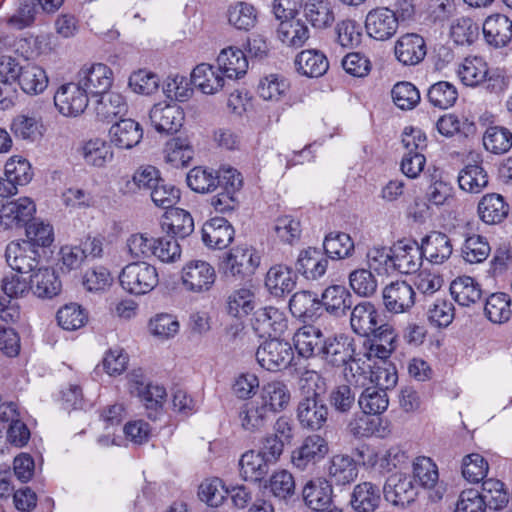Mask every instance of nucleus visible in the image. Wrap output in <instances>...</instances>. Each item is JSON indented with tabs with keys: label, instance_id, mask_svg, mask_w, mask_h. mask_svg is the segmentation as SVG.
<instances>
[{
	"label": "nucleus",
	"instance_id": "26",
	"mask_svg": "<svg viewBox=\"0 0 512 512\" xmlns=\"http://www.w3.org/2000/svg\"><path fill=\"white\" fill-rule=\"evenodd\" d=\"M233 239L234 229L225 218H212L202 228V240L210 248H226Z\"/></svg>",
	"mask_w": 512,
	"mask_h": 512
},
{
	"label": "nucleus",
	"instance_id": "35",
	"mask_svg": "<svg viewBox=\"0 0 512 512\" xmlns=\"http://www.w3.org/2000/svg\"><path fill=\"white\" fill-rule=\"evenodd\" d=\"M265 286L271 295L283 297L295 288L296 275L288 266L282 264L274 265L266 274Z\"/></svg>",
	"mask_w": 512,
	"mask_h": 512
},
{
	"label": "nucleus",
	"instance_id": "40",
	"mask_svg": "<svg viewBox=\"0 0 512 512\" xmlns=\"http://www.w3.org/2000/svg\"><path fill=\"white\" fill-rule=\"evenodd\" d=\"M161 228L162 231L172 234L175 239H183L194 231V220L188 211L172 208L164 214Z\"/></svg>",
	"mask_w": 512,
	"mask_h": 512
},
{
	"label": "nucleus",
	"instance_id": "62",
	"mask_svg": "<svg viewBox=\"0 0 512 512\" xmlns=\"http://www.w3.org/2000/svg\"><path fill=\"white\" fill-rule=\"evenodd\" d=\"M164 152L166 161L176 168L187 166L193 158V149L186 139H171L166 143Z\"/></svg>",
	"mask_w": 512,
	"mask_h": 512
},
{
	"label": "nucleus",
	"instance_id": "47",
	"mask_svg": "<svg viewBox=\"0 0 512 512\" xmlns=\"http://www.w3.org/2000/svg\"><path fill=\"white\" fill-rule=\"evenodd\" d=\"M323 250L326 257L341 260L352 256L355 245L349 234L339 231L330 232L324 238Z\"/></svg>",
	"mask_w": 512,
	"mask_h": 512
},
{
	"label": "nucleus",
	"instance_id": "15",
	"mask_svg": "<svg viewBox=\"0 0 512 512\" xmlns=\"http://www.w3.org/2000/svg\"><path fill=\"white\" fill-rule=\"evenodd\" d=\"M149 119L157 132L174 134L183 125L184 113L176 103H157L151 108Z\"/></svg>",
	"mask_w": 512,
	"mask_h": 512
},
{
	"label": "nucleus",
	"instance_id": "27",
	"mask_svg": "<svg viewBox=\"0 0 512 512\" xmlns=\"http://www.w3.org/2000/svg\"><path fill=\"white\" fill-rule=\"evenodd\" d=\"M272 465L258 451L249 450L239 460L240 475L245 481L262 485Z\"/></svg>",
	"mask_w": 512,
	"mask_h": 512
},
{
	"label": "nucleus",
	"instance_id": "59",
	"mask_svg": "<svg viewBox=\"0 0 512 512\" xmlns=\"http://www.w3.org/2000/svg\"><path fill=\"white\" fill-rule=\"evenodd\" d=\"M274 232L280 242L294 245L299 242L302 234L300 220L292 215H282L276 218Z\"/></svg>",
	"mask_w": 512,
	"mask_h": 512
},
{
	"label": "nucleus",
	"instance_id": "6",
	"mask_svg": "<svg viewBox=\"0 0 512 512\" xmlns=\"http://www.w3.org/2000/svg\"><path fill=\"white\" fill-rule=\"evenodd\" d=\"M256 359L264 369L277 371L287 368L294 359V352L289 342L279 337L263 342L256 351Z\"/></svg>",
	"mask_w": 512,
	"mask_h": 512
},
{
	"label": "nucleus",
	"instance_id": "37",
	"mask_svg": "<svg viewBox=\"0 0 512 512\" xmlns=\"http://www.w3.org/2000/svg\"><path fill=\"white\" fill-rule=\"evenodd\" d=\"M111 142L121 149L136 146L143 137V129L133 119H121L112 125L109 131Z\"/></svg>",
	"mask_w": 512,
	"mask_h": 512
},
{
	"label": "nucleus",
	"instance_id": "19",
	"mask_svg": "<svg viewBox=\"0 0 512 512\" xmlns=\"http://www.w3.org/2000/svg\"><path fill=\"white\" fill-rule=\"evenodd\" d=\"M0 422L9 423L6 436L8 443L18 448L28 443L31 435L30 430L20 419V414L14 403L0 406Z\"/></svg>",
	"mask_w": 512,
	"mask_h": 512
},
{
	"label": "nucleus",
	"instance_id": "36",
	"mask_svg": "<svg viewBox=\"0 0 512 512\" xmlns=\"http://www.w3.org/2000/svg\"><path fill=\"white\" fill-rule=\"evenodd\" d=\"M477 210L484 223L493 225L499 224L507 218L510 206L502 195L489 193L481 198Z\"/></svg>",
	"mask_w": 512,
	"mask_h": 512
},
{
	"label": "nucleus",
	"instance_id": "10",
	"mask_svg": "<svg viewBox=\"0 0 512 512\" xmlns=\"http://www.w3.org/2000/svg\"><path fill=\"white\" fill-rule=\"evenodd\" d=\"M181 274L185 289L194 293L209 291L216 280L214 267L203 260H191L182 268Z\"/></svg>",
	"mask_w": 512,
	"mask_h": 512
},
{
	"label": "nucleus",
	"instance_id": "33",
	"mask_svg": "<svg viewBox=\"0 0 512 512\" xmlns=\"http://www.w3.org/2000/svg\"><path fill=\"white\" fill-rule=\"evenodd\" d=\"M298 354L304 358L319 357L325 340L322 331L312 325H305L297 330L293 337Z\"/></svg>",
	"mask_w": 512,
	"mask_h": 512
},
{
	"label": "nucleus",
	"instance_id": "21",
	"mask_svg": "<svg viewBox=\"0 0 512 512\" xmlns=\"http://www.w3.org/2000/svg\"><path fill=\"white\" fill-rule=\"evenodd\" d=\"M382 492L387 502L402 508L413 502L416 496L411 478L402 475L389 477Z\"/></svg>",
	"mask_w": 512,
	"mask_h": 512
},
{
	"label": "nucleus",
	"instance_id": "64",
	"mask_svg": "<svg viewBox=\"0 0 512 512\" xmlns=\"http://www.w3.org/2000/svg\"><path fill=\"white\" fill-rule=\"evenodd\" d=\"M490 250V245L485 237L473 234L465 239L461 253L466 262L473 264L486 260Z\"/></svg>",
	"mask_w": 512,
	"mask_h": 512
},
{
	"label": "nucleus",
	"instance_id": "22",
	"mask_svg": "<svg viewBox=\"0 0 512 512\" xmlns=\"http://www.w3.org/2000/svg\"><path fill=\"white\" fill-rule=\"evenodd\" d=\"M420 246L423 257L432 264L444 263L453 252L451 239L445 233L439 231H432L423 237Z\"/></svg>",
	"mask_w": 512,
	"mask_h": 512
},
{
	"label": "nucleus",
	"instance_id": "4",
	"mask_svg": "<svg viewBox=\"0 0 512 512\" xmlns=\"http://www.w3.org/2000/svg\"><path fill=\"white\" fill-rule=\"evenodd\" d=\"M320 359L327 366L352 371L350 363L356 361L354 339L345 333L325 338Z\"/></svg>",
	"mask_w": 512,
	"mask_h": 512
},
{
	"label": "nucleus",
	"instance_id": "23",
	"mask_svg": "<svg viewBox=\"0 0 512 512\" xmlns=\"http://www.w3.org/2000/svg\"><path fill=\"white\" fill-rule=\"evenodd\" d=\"M320 301L322 309L325 308L329 314L335 317L346 316L354 304L353 295L343 285L327 287L323 291Z\"/></svg>",
	"mask_w": 512,
	"mask_h": 512
},
{
	"label": "nucleus",
	"instance_id": "42",
	"mask_svg": "<svg viewBox=\"0 0 512 512\" xmlns=\"http://www.w3.org/2000/svg\"><path fill=\"white\" fill-rule=\"evenodd\" d=\"M329 483L345 486L352 483L358 476L355 460L349 455L337 454L330 460L328 468Z\"/></svg>",
	"mask_w": 512,
	"mask_h": 512
},
{
	"label": "nucleus",
	"instance_id": "13",
	"mask_svg": "<svg viewBox=\"0 0 512 512\" xmlns=\"http://www.w3.org/2000/svg\"><path fill=\"white\" fill-rule=\"evenodd\" d=\"M88 95L78 83H67L59 87L54 95V104L64 116L76 117L88 106Z\"/></svg>",
	"mask_w": 512,
	"mask_h": 512
},
{
	"label": "nucleus",
	"instance_id": "16",
	"mask_svg": "<svg viewBox=\"0 0 512 512\" xmlns=\"http://www.w3.org/2000/svg\"><path fill=\"white\" fill-rule=\"evenodd\" d=\"M426 54V41L417 33H406L395 42L394 55L404 66L418 65L425 59Z\"/></svg>",
	"mask_w": 512,
	"mask_h": 512
},
{
	"label": "nucleus",
	"instance_id": "55",
	"mask_svg": "<svg viewBox=\"0 0 512 512\" xmlns=\"http://www.w3.org/2000/svg\"><path fill=\"white\" fill-rule=\"evenodd\" d=\"M349 285L353 292L363 298L373 297L378 289V281L368 268H358L349 273Z\"/></svg>",
	"mask_w": 512,
	"mask_h": 512
},
{
	"label": "nucleus",
	"instance_id": "45",
	"mask_svg": "<svg viewBox=\"0 0 512 512\" xmlns=\"http://www.w3.org/2000/svg\"><path fill=\"white\" fill-rule=\"evenodd\" d=\"M347 431L357 439L369 438L371 436L384 437L386 427L382 425L381 418L363 413L356 415L349 421Z\"/></svg>",
	"mask_w": 512,
	"mask_h": 512
},
{
	"label": "nucleus",
	"instance_id": "12",
	"mask_svg": "<svg viewBox=\"0 0 512 512\" xmlns=\"http://www.w3.org/2000/svg\"><path fill=\"white\" fill-rule=\"evenodd\" d=\"M87 95L98 96L110 89L113 83L112 70L105 64L84 65L78 72V82Z\"/></svg>",
	"mask_w": 512,
	"mask_h": 512
},
{
	"label": "nucleus",
	"instance_id": "7",
	"mask_svg": "<svg viewBox=\"0 0 512 512\" xmlns=\"http://www.w3.org/2000/svg\"><path fill=\"white\" fill-rule=\"evenodd\" d=\"M328 452V441L319 434H311L291 452V464L299 471H305L324 459Z\"/></svg>",
	"mask_w": 512,
	"mask_h": 512
},
{
	"label": "nucleus",
	"instance_id": "44",
	"mask_svg": "<svg viewBox=\"0 0 512 512\" xmlns=\"http://www.w3.org/2000/svg\"><path fill=\"white\" fill-rule=\"evenodd\" d=\"M303 10L305 19L315 29H326L335 21L333 7L328 0H307Z\"/></svg>",
	"mask_w": 512,
	"mask_h": 512
},
{
	"label": "nucleus",
	"instance_id": "38",
	"mask_svg": "<svg viewBox=\"0 0 512 512\" xmlns=\"http://www.w3.org/2000/svg\"><path fill=\"white\" fill-rule=\"evenodd\" d=\"M218 70L230 79L243 77L248 69L246 54L238 48L228 47L223 49L218 58Z\"/></svg>",
	"mask_w": 512,
	"mask_h": 512
},
{
	"label": "nucleus",
	"instance_id": "29",
	"mask_svg": "<svg viewBox=\"0 0 512 512\" xmlns=\"http://www.w3.org/2000/svg\"><path fill=\"white\" fill-rule=\"evenodd\" d=\"M328 259L322 252L313 247H308L300 252L295 263V269L308 280H318L327 271Z\"/></svg>",
	"mask_w": 512,
	"mask_h": 512
},
{
	"label": "nucleus",
	"instance_id": "53",
	"mask_svg": "<svg viewBox=\"0 0 512 512\" xmlns=\"http://www.w3.org/2000/svg\"><path fill=\"white\" fill-rule=\"evenodd\" d=\"M510 304L511 299L508 294L493 293L486 299L484 313L492 323H505L512 315Z\"/></svg>",
	"mask_w": 512,
	"mask_h": 512
},
{
	"label": "nucleus",
	"instance_id": "11",
	"mask_svg": "<svg viewBox=\"0 0 512 512\" xmlns=\"http://www.w3.org/2000/svg\"><path fill=\"white\" fill-rule=\"evenodd\" d=\"M252 328L259 337L276 338L288 328V320L283 311L268 306L258 309L252 319Z\"/></svg>",
	"mask_w": 512,
	"mask_h": 512
},
{
	"label": "nucleus",
	"instance_id": "24",
	"mask_svg": "<svg viewBox=\"0 0 512 512\" xmlns=\"http://www.w3.org/2000/svg\"><path fill=\"white\" fill-rule=\"evenodd\" d=\"M279 502L287 504L296 495V481L293 474L286 469L274 471L261 485Z\"/></svg>",
	"mask_w": 512,
	"mask_h": 512
},
{
	"label": "nucleus",
	"instance_id": "48",
	"mask_svg": "<svg viewBox=\"0 0 512 512\" xmlns=\"http://www.w3.org/2000/svg\"><path fill=\"white\" fill-rule=\"evenodd\" d=\"M450 292L454 300L461 306H470L482 297V289L472 277L462 276L453 280Z\"/></svg>",
	"mask_w": 512,
	"mask_h": 512
},
{
	"label": "nucleus",
	"instance_id": "54",
	"mask_svg": "<svg viewBox=\"0 0 512 512\" xmlns=\"http://www.w3.org/2000/svg\"><path fill=\"white\" fill-rule=\"evenodd\" d=\"M481 497L490 510H502L509 503V493L504 484L497 479H487L482 482Z\"/></svg>",
	"mask_w": 512,
	"mask_h": 512
},
{
	"label": "nucleus",
	"instance_id": "50",
	"mask_svg": "<svg viewBox=\"0 0 512 512\" xmlns=\"http://www.w3.org/2000/svg\"><path fill=\"white\" fill-rule=\"evenodd\" d=\"M80 153L89 166L104 167L113 159V151L109 143L100 138L90 139L80 148Z\"/></svg>",
	"mask_w": 512,
	"mask_h": 512
},
{
	"label": "nucleus",
	"instance_id": "39",
	"mask_svg": "<svg viewBox=\"0 0 512 512\" xmlns=\"http://www.w3.org/2000/svg\"><path fill=\"white\" fill-rule=\"evenodd\" d=\"M295 67L297 72L301 75L317 78L323 76L327 72L329 62L322 51L317 49H306L296 56Z\"/></svg>",
	"mask_w": 512,
	"mask_h": 512
},
{
	"label": "nucleus",
	"instance_id": "17",
	"mask_svg": "<svg viewBox=\"0 0 512 512\" xmlns=\"http://www.w3.org/2000/svg\"><path fill=\"white\" fill-rule=\"evenodd\" d=\"M5 259L14 271L21 274L33 273L39 265L37 251L26 241L10 242L5 250Z\"/></svg>",
	"mask_w": 512,
	"mask_h": 512
},
{
	"label": "nucleus",
	"instance_id": "52",
	"mask_svg": "<svg viewBox=\"0 0 512 512\" xmlns=\"http://www.w3.org/2000/svg\"><path fill=\"white\" fill-rule=\"evenodd\" d=\"M255 292L249 288H240L233 291L227 299V312L237 318L250 314L256 307Z\"/></svg>",
	"mask_w": 512,
	"mask_h": 512
},
{
	"label": "nucleus",
	"instance_id": "28",
	"mask_svg": "<svg viewBox=\"0 0 512 512\" xmlns=\"http://www.w3.org/2000/svg\"><path fill=\"white\" fill-rule=\"evenodd\" d=\"M483 34L488 44L500 48L512 39V21L503 14H494L483 23Z\"/></svg>",
	"mask_w": 512,
	"mask_h": 512
},
{
	"label": "nucleus",
	"instance_id": "18",
	"mask_svg": "<svg viewBox=\"0 0 512 512\" xmlns=\"http://www.w3.org/2000/svg\"><path fill=\"white\" fill-rule=\"evenodd\" d=\"M302 497L311 510L326 512L333 504L332 484L322 478L309 480L302 489Z\"/></svg>",
	"mask_w": 512,
	"mask_h": 512
},
{
	"label": "nucleus",
	"instance_id": "31",
	"mask_svg": "<svg viewBox=\"0 0 512 512\" xmlns=\"http://www.w3.org/2000/svg\"><path fill=\"white\" fill-rule=\"evenodd\" d=\"M98 96L94 112L99 121L109 123L127 113L128 105L122 94L108 90Z\"/></svg>",
	"mask_w": 512,
	"mask_h": 512
},
{
	"label": "nucleus",
	"instance_id": "57",
	"mask_svg": "<svg viewBox=\"0 0 512 512\" xmlns=\"http://www.w3.org/2000/svg\"><path fill=\"white\" fill-rule=\"evenodd\" d=\"M362 412L369 415H379L386 411L389 405L387 392L377 387L365 388L358 399Z\"/></svg>",
	"mask_w": 512,
	"mask_h": 512
},
{
	"label": "nucleus",
	"instance_id": "61",
	"mask_svg": "<svg viewBox=\"0 0 512 512\" xmlns=\"http://www.w3.org/2000/svg\"><path fill=\"white\" fill-rule=\"evenodd\" d=\"M458 98L456 87L447 82L439 81L430 86L427 92L428 101L440 109H447L453 106Z\"/></svg>",
	"mask_w": 512,
	"mask_h": 512
},
{
	"label": "nucleus",
	"instance_id": "2",
	"mask_svg": "<svg viewBox=\"0 0 512 512\" xmlns=\"http://www.w3.org/2000/svg\"><path fill=\"white\" fill-rule=\"evenodd\" d=\"M352 331L362 337H376L387 342L391 335V325L385 323L376 305L370 301H360L350 309Z\"/></svg>",
	"mask_w": 512,
	"mask_h": 512
},
{
	"label": "nucleus",
	"instance_id": "60",
	"mask_svg": "<svg viewBox=\"0 0 512 512\" xmlns=\"http://www.w3.org/2000/svg\"><path fill=\"white\" fill-rule=\"evenodd\" d=\"M227 17L229 23L236 29L249 30L256 23L257 13L251 4L237 2L229 6Z\"/></svg>",
	"mask_w": 512,
	"mask_h": 512
},
{
	"label": "nucleus",
	"instance_id": "49",
	"mask_svg": "<svg viewBox=\"0 0 512 512\" xmlns=\"http://www.w3.org/2000/svg\"><path fill=\"white\" fill-rule=\"evenodd\" d=\"M459 187L470 193H480L489 182V176L481 163L467 164L458 175Z\"/></svg>",
	"mask_w": 512,
	"mask_h": 512
},
{
	"label": "nucleus",
	"instance_id": "46",
	"mask_svg": "<svg viewBox=\"0 0 512 512\" xmlns=\"http://www.w3.org/2000/svg\"><path fill=\"white\" fill-rule=\"evenodd\" d=\"M19 73L17 82L26 94H40L48 86V77L45 70L36 64L27 63L22 66V70Z\"/></svg>",
	"mask_w": 512,
	"mask_h": 512
},
{
	"label": "nucleus",
	"instance_id": "41",
	"mask_svg": "<svg viewBox=\"0 0 512 512\" xmlns=\"http://www.w3.org/2000/svg\"><path fill=\"white\" fill-rule=\"evenodd\" d=\"M161 180L160 171L152 165H142L133 174L131 179H124L121 187L123 194H137L142 191L150 192Z\"/></svg>",
	"mask_w": 512,
	"mask_h": 512
},
{
	"label": "nucleus",
	"instance_id": "5",
	"mask_svg": "<svg viewBox=\"0 0 512 512\" xmlns=\"http://www.w3.org/2000/svg\"><path fill=\"white\" fill-rule=\"evenodd\" d=\"M120 285L131 294L142 295L153 290L158 282V273L153 265L133 262L126 265L119 275Z\"/></svg>",
	"mask_w": 512,
	"mask_h": 512
},
{
	"label": "nucleus",
	"instance_id": "63",
	"mask_svg": "<svg viewBox=\"0 0 512 512\" xmlns=\"http://www.w3.org/2000/svg\"><path fill=\"white\" fill-rule=\"evenodd\" d=\"M487 73V64L478 57L466 58L458 69L461 81L467 86H477L482 83Z\"/></svg>",
	"mask_w": 512,
	"mask_h": 512
},
{
	"label": "nucleus",
	"instance_id": "43",
	"mask_svg": "<svg viewBox=\"0 0 512 512\" xmlns=\"http://www.w3.org/2000/svg\"><path fill=\"white\" fill-rule=\"evenodd\" d=\"M219 70L210 64L197 65L191 73V82L204 94H214L224 86V78Z\"/></svg>",
	"mask_w": 512,
	"mask_h": 512
},
{
	"label": "nucleus",
	"instance_id": "3",
	"mask_svg": "<svg viewBox=\"0 0 512 512\" xmlns=\"http://www.w3.org/2000/svg\"><path fill=\"white\" fill-rule=\"evenodd\" d=\"M261 256L253 247L246 245L232 248L222 262L223 275L227 280L244 281L259 267Z\"/></svg>",
	"mask_w": 512,
	"mask_h": 512
},
{
	"label": "nucleus",
	"instance_id": "25",
	"mask_svg": "<svg viewBox=\"0 0 512 512\" xmlns=\"http://www.w3.org/2000/svg\"><path fill=\"white\" fill-rule=\"evenodd\" d=\"M380 487L372 482H361L354 486L349 504L355 512H375L381 504Z\"/></svg>",
	"mask_w": 512,
	"mask_h": 512
},
{
	"label": "nucleus",
	"instance_id": "30",
	"mask_svg": "<svg viewBox=\"0 0 512 512\" xmlns=\"http://www.w3.org/2000/svg\"><path fill=\"white\" fill-rule=\"evenodd\" d=\"M291 398L288 386L282 381H271L263 385L257 400L272 415L287 408Z\"/></svg>",
	"mask_w": 512,
	"mask_h": 512
},
{
	"label": "nucleus",
	"instance_id": "32",
	"mask_svg": "<svg viewBox=\"0 0 512 512\" xmlns=\"http://www.w3.org/2000/svg\"><path fill=\"white\" fill-rule=\"evenodd\" d=\"M289 309L293 316L303 322L314 321L322 315L321 301L310 291H299L289 301Z\"/></svg>",
	"mask_w": 512,
	"mask_h": 512
},
{
	"label": "nucleus",
	"instance_id": "34",
	"mask_svg": "<svg viewBox=\"0 0 512 512\" xmlns=\"http://www.w3.org/2000/svg\"><path fill=\"white\" fill-rule=\"evenodd\" d=\"M31 291L39 298L51 299L57 296L62 283L53 268H37L30 276Z\"/></svg>",
	"mask_w": 512,
	"mask_h": 512
},
{
	"label": "nucleus",
	"instance_id": "58",
	"mask_svg": "<svg viewBox=\"0 0 512 512\" xmlns=\"http://www.w3.org/2000/svg\"><path fill=\"white\" fill-rule=\"evenodd\" d=\"M483 144L494 154L506 153L512 147V133L505 127H489L483 136Z\"/></svg>",
	"mask_w": 512,
	"mask_h": 512
},
{
	"label": "nucleus",
	"instance_id": "20",
	"mask_svg": "<svg viewBox=\"0 0 512 512\" xmlns=\"http://www.w3.org/2000/svg\"><path fill=\"white\" fill-rule=\"evenodd\" d=\"M241 428L249 433L262 431L268 424L271 414L257 399L243 403L237 411Z\"/></svg>",
	"mask_w": 512,
	"mask_h": 512
},
{
	"label": "nucleus",
	"instance_id": "1",
	"mask_svg": "<svg viewBox=\"0 0 512 512\" xmlns=\"http://www.w3.org/2000/svg\"><path fill=\"white\" fill-rule=\"evenodd\" d=\"M301 399L296 408V418L301 428L320 431L326 427L329 408L322 394L326 390L324 378L315 371H305L299 380Z\"/></svg>",
	"mask_w": 512,
	"mask_h": 512
},
{
	"label": "nucleus",
	"instance_id": "9",
	"mask_svg": "<svg viewBox=\"0 0 512 512\" xmlns=\"http://www.w3.org/2000/svg\"><path fill=\"white\" fill-rule=\"evenodd\" d=\"M416 292L406 281H394L382 290V302L390 314L408 313L414 307Z\"/></svg>",
	"mask_w": 512,
	"mask_h": 512
},
{
	"label": "nucleus",
	"instance_id": "8",
	"mask_svg": "<svg viewBox=\"0 0 512 512\" xmlns=\"http://www.w3.org/2000/svg\"><path fill=\"white\" fill-rule=\"evenodd\" d=\"M392 268L394 272L412 274L417 272L423 262L420 244L414 239H401L391 246Z\"/></svg>",
	"mask_w": 512,
	"mask_h": 512
},
{
	"label": "nucleus",
	"instance_id": "51",
	"mask_svg": "<svg viewBox=\"0 0 512 512\" xmlns=\"http://www.w3.org/2000/svg\"><path fill=\"white\" fill-rule=\"evenodd\" d=\"M277 37L283 44L299 48L309 39L310 32L302 21H288V19H285L277 28Z\"/></svg>",
	"mask_w": 512,
	"mask_h": 512
},
{
	"label": "nucleus",
	"instance_id": "14",
	"mask_svg": "<svg viewBox=\"0 0 512 512\" xmlns=\"http://www.w3.org/2000/svg\"><path fill=\"white\" fill-rule=\"evenodd\" d=\"M396 13L387 7H378L368 12L365 20L367 34L380 41L393 37L398 29Z\"/></svg>",
	"mask_w": 512,
	"mask_h": 512
},
{
	"label": "nucleus",
	"instance_id": "56",
	"mask_svg": "<svg viewBox=\"0 0 512 512\" xmlns=\"http://www.w3.org/2000/svg\"><path fill=\"white\" fill-rule=\"evenodd\" d=\"M437 130L446 137L461 134L465 137L476 133V125L468 119L460 118L455 114H445L437 121Z\"/></svg>",
	"mask_w": 512,
	"mask_h": 512
}]
</instances>
